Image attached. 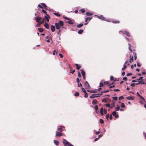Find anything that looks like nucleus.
Here are the masks:
<instances>
[{"instance_id":"nucleus-1","label":"nucleus","mask_w":146,"mask_h":146,"mask_svg":"<svg viewBox=\"0 0 146 146\" xmlns=\"http://www.w3.org/2000/svg\"><path fill=\"white\" fill-rule=\"evenodd\" d=\"M55 25L56 29H59L60 28L61 26L64 25L63 22L62 21H59L58 22L55 23Z\"/></svg>"},{"instance_id":"nucleus-2","label":"nucleus","mask_w":146,"mask_h":146,"mask_svg":"<svg viewBox=\"0 0 146 146\" xmlns=\"http://www.w3.org/2000/svg\"><path fill=\"white\" fill-rule=\"evenodd\" d=\"M62 143L64 145V146H73V145L70 143L69 142L65 139L62 140Z\"/></svg>"},{"instance_id":"nucleus-3","label":"nucleus","mask_w":146,"mask_h":146,"mask_svg":"<svg viewBox=\"0 0 146 146\" xmlns=\"http://www.w3.org/2000/svg\"><path fill=\"white\" fill-rule=\"evenodd\" d=\"M95 16H97L98 17V18L100 19H101L102 20L105 21L109 22H110L111 21L109 20V19H106L105 17H103L102 15H101L100 16H97L96 15H95Z\"/></svg>"},{"instance_id":"nucleus-4","label":"nucleus","mask_w":146,"mask_h":146,"mask_svg":"<svg viewBox=\"0 0 146 146\" xmlns=\"http://www.w3.org/2000/svg\"><path fill=\"white\" fill-rule=\"evenodd\" d=\"M63 18H64L65 19L69 20V21H68L67 22L69 24L72 25L74 24L73 22H72L71 20L69 18H68L64 15L63 16Z\"/></svg>"},{"instance_id":"nucleus-5","label":"nucleus","mask_w":146,"mask_h":146,"mask_svg":"<svg viewBox=\"0 0 146 146\" xmlns=\"http://www.w3.org/2000/svg\"><path fill=\"white\" fill-rule=\"evenodd\" d=\"M120 31L123 34L126 35L129 37H130V35L129 33L127 31Z\"/></svg>"},{"instance_id":"nucleus-6","label":"nucleus","mask_w":146,"mask_h":146,"mask_svg":"<svg viewBox=\"0 0 146 146\" xmlns=\"http://www.w3.org/2000/svg\"><path fill=\"white\" fill-rule=\"evenodd\" d=\"M84 85L86 87V89L89 88L90 87V86L88 83V82L87 81H86Z\"/></svg>"},{"instance_id":"nucleus-7","label":"nucleus","mask_w":146,"mask_h":146,"mask_svg":"<svg viewBox=\"0 0 146 146\" xmlns=\"http://www.w3.org/2000/svg\"><path fill=\"white\" fill-rule=\"evenodd\" d=\"M63 134L62 133L59 132L57 131L56 132V137H60L62 136Z\"/></svg>"},{"instance_id":"nucleus-8","label":"nucleus","mask_w":146,"mask_h":146,"mask_svg":"<svg viewBox=\"0 0 146 146\" xmlns=\"http://www.w3.org/2000/svg\"><path fill=\"white\" fill-rule=\"evenodd\" d=\"M126 99L129 100H134L135 98L133 96H129L128 97H126Z\"/></svg>"},{"instance_id":"nucleus-9","label":"nucleus","mask_w":146,"mask_h":146,"mask_svg":"<svg viewBox=\"0 0 146 146\" xmlns=\"http://www.w3.org/2000/svg\"><path fill=\"white\" fill-rule=\"evenodd\" d=\"M36 20V22L38 23L40 22V21L42 19L41 17H36L35 18Z\"/></svg>"},{"instance_id":"nucleus-10","label":"nucleus","mask_w":146,"mask_h":146,"mask_svg":"<svg viewBox=\"0 0 146 146\" xmlns=\"http://www.w3.org/2000/svg\"><path fill=\"white\" fill-rule=\"evenodd\" d=\"M104 109L103 108H102L100 110V111L101 114V115H104V113H103V111H104Z\"/></svg>"},{"instance_id":"nucleus-11","label":"nucleus","mask_w":146,"mask_h":146,"mask_svg":"<svg viewBox=\"0 0 146 146\" xmlns=\"http://www.w3.org/2000/svg\"><path fill=\"white\" fill-rule=\"evenodd\" d=\"M55 27L53 25L51 26V29L52 32H54L55 31Z\"/></svg>"},{"instance_id":"nucleus-12","label":"nucleus","mask_w":146,"mask_h":146,"mask_svg":"<svg viewBox=\"0 0 146 146\" xmlns=\"http://www.w3.org/2000/svg\"><path fill=\"white\" fill-rule=\"evenodd\" d=\"M44 27L47 29H49V25L48 24L45 22L44 24Z\"/></svg>"},{"instance_id":"nucleus-13","label":"nucleus","mask_w":146,"mask_h":146,"mask_svg":"<svg viewBox=\"0 0 146 146\" xmlns=\"http://www.w3.org/2000/svg\"><path fill=\"white\" fill-rule=\"evenodd\" d=\"M54 144L56 145H58L59 144V142L57 140H54Z\"/></svg>"},{"instance_id":"nucleus-14","label":"nucleus","mask_w":146,"mask_h":146,"mask_svg":"<svg viewBox=\"0 0 146 146\" xmlns=\"http://www.w3.org/2000/svg\"><path fill=\"white\" fill-rule=\"evenodd\" d=\"M49 17V15L48 14L46 15V16H45V18L46 19V21L47 22H48L49 21V19L48 18Z\"/></svg>"},{"instance_id":"nucleus-15","label":"nucleus","mask_w":146,"mask_h":146,"mask_svg":"<svg viewBox=\"0 0 146 146\" xmlns=\"http://www.w3.org/2000/svg\"><path fill=\"white\" fill-rule=\"evenodd\" d=\"M75 65L76 66V68L77 70H79L80 68H81V66L80 65H79L78 64H75Z\"/></svg>"},{"instance_id":"nucleus-16","label":"nucleus","mask_w":146,"mask_h":146,"mask_svg":"<svg viewBox=\"0 0 146 146\" xmlns=\"http://www.w3.org/2000/svg\"><path fill=\"white\" fill-rule=\"evenodd\" d=\"M80 71L81 72V74L82 76H84L85 75V72L83 70L81 69Z\"/></svg>"},{"instance_id":"nucleus-17","label":"nucleus","mask_w":146,"mask_h":146,"mask_svg":"<svg viewBox=\"0 0 146 146\" xmlns=\"http://www.w3.org/2000/svg\"><path fill=\"white\" fill-rule=\"evenodd\" d=\"M83 24L82 23H80L79 24L77 25V27L78 28H80L82 27Z\"/></svg>"},{"instance_id":"nucleus-18","label":"nucleus","mask_w":146,"mask_h":146,"mask_svg":"<svg viewBox=\"0 0 146 146\" xmlns=\"http://www.w3.org/2000/svg\"><path fill=\"white\" fill-rule=\"evenodd\" d=\"M133 56H132L131 57H130L129 62L130 63H131L132 62H133Z\"/></svg>"},{"instance_id":"nucleus-19","label":"nucleus","mask_w":146,"mask_h":146,"mask_svg":"<svg viewBox=\"0 0 146 146\" xmlns=\"http://www.w3.org/2000/svg\"><path fill=\"white\" fill-rule=\"evenodd\" d=\"M53 14L54 15L58 17H59L60 15V14L59 13H54Z\"/></svg>"},{"instance_id":"nucleus-20","label":"nucleus","mask_w":146,"mask_h":146,"mask_svg":"<svg viewBox=\"0 0 146 146\" xmlns=\"http://www.w3.org/2000/svg\"><path fill=\"white\" fill-rule=\"evenodd\" d=\"M45 20V18H44L42 20V21H40L39 22V24L40 25L41 24L43 23L44 22V21Z\"/></svg>"},{"instance_id":"nucleus-21","label":"nucleus","mask_w":146,"mask_h":146,"mask_svg":"<svg viewBox=\"0 0 146 146\" xmlns=\"http://www.w3.org/2000/svg\"><path fill=\"white\" fill-rule=\"evenodd\" d=\"M128 45H129V50L131 51V52H132V50L131 48V45L129 43L128 44Z\"/></svg>"},{"instance_id":"nucleus-22","label":"nucleus","mask_w":146,"mask_h":146,"mask_svg":"<svg viewBox=\"0 0 146 146\" xmlns=\"http://www.w3.org/2000/svg\"><path fill=\"white\" fill-rule=\"evenodd\" d=\"M86 14L87 16H91L93 15L92 13L89 12H87L86 13Z\"/></svg>"},{"instance_id":"nucleus-23","label":"nucleus","mask_w":146,"mask_h":146,"mask_svg":"<svg viewBox=\"0 0 146 146\" xmlns=\"http://www.w3.org/2000/svg\"><path fill=\"white\" fill-rule=\"evenodd\" d=\"M97 102V101L96 100H94L92 102V104H96Z\"/></svg>"},{"instance_id":"nucleus-24","label":"nucleus","mask_w":146,"mask_h":146,"mask_svg":"<svg viewBox=\"0 0 146 146\" xmlns=\"http://www.w3.org/2000/svg\"><path fill=\"white\" fill-rule=\"evenodd\" d=\"M83 31V30L82 29H80V30L78 32V33L79 34H82Z\"/></svg>"},{"instance_id":"nucleus-25","label":"nucleus","mask_w":146,"mask_h":146,"mask_svg":"<svg viewBox=\"0 0 146 146\" xmlns=\"http://www.w3.org/2000/svg\"><path fill=\"white\" fill-rule=\"evenodd\" d=\"M92 19V18L88 17L85 19V21L86 22H87L88 21V20L90 21Z\"/></svg>"},{"instance_id":"nucleus-26","label":"nucleus","mask_w":146,"mask_h":146,"mask_svg":"<svg viewBox=\"0 0 146 146\" xmlns=\"http://www.w3.org/2000/svg\"><path fill=\"white\" fill-rule=\"evenodd\" d=\"M76 81H77V82L78 83V87H79V86H79L80 80H79V79L78 78H76Z\"/></svg>"},{"instance_id":"nucleus-27","label":"nucleus","mask_w":146,"mask_h":146,"mask_svg":"<svg viewBox=\"0 0 146 146\" xmlns=\"http://www.w3.org/2000/svg\"><path fill=\"white\" fill-rule=\"evenodd\" d=\"M136 85H139V84H143V82H142V81H139L138 82H137L136 83H135Z\"/></svg>"},{"instance_id":"nucleus-28","label":"nucleus","mask_w":146,"mask_h":146,"mask_svg":"<svg viewBox=\"0 0 146 146\" xmlns=\"http://www.w3.org/2000/svg\"><path fill=\"white\" fill-rule=\"evenodd\" d=\"M41 4L42 5V6L44 7L45 8V9H46V8L47 7V6L46 5V4L44 3H41Z\"/></svg>"},{"instance_id":"nucleus-29","label":"nucleus","mask_w":146,"mask_h":146,"mask_svg":"<svg viewBox=\"0 0 146 146\" xmlns=\"http://www.w3.org/2000/svg\"><path fill=\"white\" fill-rule=\"evenodd\" d=\"M87 91L88 92H90L91 93H95L96 92H95L94 90L93 91L92 90H87Z\"/></svg>"},{"instance_id":"nucleus-30","label":"nucleus","mask_w":146,"mask_h":146,"mask_svg":"<svg viewBox=\"0 0 146 146\" xmlns=\"http://www.w3.org/2000/svg\"><path fill=\"white\" fill-rule=\"evenodd\" d=\"M38 30L40 32H42L43 31V29L41 28H38Z\"/></svg>"},{"instance_id":"nucleus-31","label":"nucleus","mask_w":146,"mask_h":146,"mask_svg":"<svg viewBox=\"0 0 146 146\" xmlns=\"http://www.w3.org/2000/svg\"><path fill=\"white\" fill-rule=\"evenodd\" d=\"M115 111H119V106H116L115 107Z\"/></svg>"},{"instance_id":"nucleus-32","label":"nucleus","mask_w":146,"mask_h":146,"mask_svg":"<svg viewBox=\"0 0 146 146\" xmlns=\"http://www.w3.org/2000/svg\"><path fill=\"white\" fill-rule=\"evenodd\" d=\"M121 103V107L123 108H125V104H124L123 103Z\"/></svg>"},{"instance_id":"nucleus-33","label":"nucleus","mask_w":146,"mask_h":146,"mask_svg":"<svg viewBox=\"0 0 146 146\" xmlns=\"http://www.w3.org/2000/svg\"><path fill=\"white\" fill-rule=\"evenodd\" d=\"M58 130L60 132H62L64 130L61 127L58 128Z\"/></svg>"},{"instance_id":"nucleus-34","label":"nucleus","mask_w":146,"mask_h":146,"mask_svg":"<svg viewBox=\"0 0 146 146\" xmlns=\"http://www.w3.org/2000/svg\"><path fill=\"white\" fill-rule=\"evenodd\" d=\"M123 67L122 68V70H123L124 69L127 68V66L125 64H123Z\"/></svg>"},{"instance_id":"nucleus-35","label":"nucleus","mask_w":146,"mask_h":146,"mask_svg":"<svg viewBox=\"0 0 146 146\" xmlns=\"http://www.w3.org/2000/svg\"><path fill=\"white\" fill-rule=\"evenodd\" d=\"M79 93L78 92H76L75 94V96H77L79 95Z\"/></svg>"},{"instance_id":"nucleus-36","label":"nucleus","mask_w":146,"mask_h":146,"mask_svg":"<svg viewBox=\"0 0 146 146\" xmlns=\"http://www.w3.org/2000/svg\"><path fill=\"white\" fill-rule=\"evenodd\" d=\"M82 13H84L85 12V11L84 9H81L80 10Z\"/></svg>"},{"instance_id":"nucleus-37","label":"nucleus","mask_w":146,"mask_h":146,"mask_svg":"<svg viewBox=\"0 0 146 146\" xmlns=\"http://www.w3.org/2000/svg\"><path fill=\"white\" fill-rule=\"evenodd\" d=\"M116 111H113V112H112V115L113 116H114L116 114Z\"/></svg>"},{"instance_id":"nucleus-38","label":"nucleus","mask_w":146,"mask_h":146,"mask_svg":"<svg viewBox=\"0 0 146 146\" xmlns=\"http://www.w3.org/2000/svg\"><path fill=\"white\" fill-rule=\"evenodd\" d=\"M95 95H94V94H92V96H90V98H95V96H95Z\"/></svg>"},{"instance_id":"nucleus-39","label":"nucleus","mask_w":146,"mask_h":146,"mask_svg":"<svg viewBox=\"0 0 146 146\" xmlns=\"http://www.w3.org/2000/svg\"><path fill=\"white\" fill-rule=\"evenodd\" d=\"M100 122L101 123H104V120L102 119H100Z\"/></svg>"},{"instance_id":"nucleus-40","label":"nucleus","mask_w":146,"mask_h":146,"mask_svg":"<svg viewBox=\"0 0 146 146\" xmlns=\"http://www.w3.org/2000/svg\"><path fill=\"white\" fill-rule=\"evenodd\" d=\"M102 101L103 102H107V101L106 99V98H104L102 100Z\"/></svg>"},{"instance_id":"nucleus-41","label":"nucleus","mask_w":146,"mask_h":146,"mask_svg":"<svg viewBox=\"0 0 146 146\" xmlns=\"http://www.w3.org/2000/svg\"><path fill=\"white\" fill-rule=\"evenodd\" d=\"M112 98L115 100H117V97L116 96L113 97Z\"/></svg>"},{"instance_id":"nucleus-42","label":"nucleus","mask_w":146,"mask_h":146,"mask_svg":"<svg viewBox=\"0 0 146 146\" xmlns=\"http://www.w3.org/2000/svg\"><path fill=\"white\" fill-rule=\"evenodd\" d=\"M98 106L97 105H96L95 106V109L96 110H97L98 109Z\"/></svg>"},{"instance_id":"nucleus-43","label":"nucleus","mask_w":146,"mask_h":146,"mask_svg":"<svg viewBox=\"0 0 146 146\" xmlns=\"http://www.w3.org/2000/svg\"><path fill=\"white\" fill-rule=\"evenodd\" d=\"M84 93H85V95L84 96V97L85 98H87L88 97V94H87L86 92Z\"/></svg>"},{"instance_id":"nucleus-44","label":"nucleus","mask_w":146,"mask_h":146,"mask_svg":"<svg viewBox=\"0 0 146 146\" xmlns=\"http://www.w3.org/2000/svg\"><path fill=\"white\" fill-rule=\"evenodd\" d=\"M143 78V77H140L137 80L141 81V80H142Z\"/></svg>"},{"instance_id":"nucleus-45","label":"nucleus","mask_w":146,"mask_h":146,"mask_svg":"<svg viewBox=\"0 0 146 146\" xmlns=\"http://www.w3.org/2000/svg\"><path fill=\"white\" fill-rule=\"evenodd\" d=\"M82 91L84 92V93H85L86 92V90H85V89H84V88H82Z\"/></svg>"},{"instance_id":"nucleus-46","label":"nucleus","mask_w":146,"mask_h":146,"mask_svg":"<svg viewBox=\"0 0 146 146\" xmlns=\"http://www.w3.org/2000/svg\"><path fill=\"white\" fill-rule=\"evenodd\" d=\"M106 118L107 120H108V118L109 117V114H108L106 115Z\"/></svg>"},{"instance_id":"nucleus-47","label":"nucleus","mask_w":146,"mask_h":146,"mask_svg":"<svg viewBox=\"0 0 146 146\" xmlns=\"http://www.w3.org/2000/svg\"><path fill=\"white\" fill-rule=\"evenodd\" d=\"M104 86V84L102 82L100 83V87H103Z\"/></svg>"},{"instance_id":"nucleus-48","label":"nucleus","mask_w":146,"mask_h":146,"mask_svg":"<svg viewBox=\"0 0 146 146\" xmlns=\"http://www.w3.org/2000/svg\"><path fill=\"white\" fill-rule=\"evenodd\" d=\"M136 85L135 83H132L130 85L132 87H134Z\"/></svg>"},{"instance_id":"nucleus-49","label":"nucleus","mask_w":146,"mask_h":146,"mask_svg":"<svg viewBox=\"0 0 146 146\" xmlns=\"http://www.w3.org/2000/svg\"><path fill=\"white\" fill-rule=\"evenodd\" d=\"M110 79L111 80H114V77L113 76H111L110 77Z\"/></svg>"},{"instance_id":"nucleus-50","label":"nucleus","mask_w":146,"mask_h":146,"mask_svg":"<svg viewBox=\"0 0 146 146\" xmlns=\"http://www.w3.org/2000/svg\"><path fill=\"white\" fill-rule=\"evenodd\" d=\"M60 30L59 29H58V30L57 32V33L58 35H60Z\"/></svg>"},{"instance_id":"nucleus-51","label":"nucleus","mask_w":146,"mask_h":146,"mask_svg":"<svg viewBox=\"0 0 146 146\" xmlns=\"http://www.w3.org/2000/svg\"><path fill=\"white\" fill-rule=\"evenodd\" d=\"M112 22L113 23H119V21H112Z\"/></svg>"},{"instance_id":"nucleus-52","label":"nucleus","mask_w":146,"mask_h":146,"mask_svg":"<svg viewBox=\"0 0 146 146\" xmlns=\"http://www.w3.org/2000/svg\"><path fill=\"white\" fill-rule=\"evenodd\" d=\"M104 84H107L108 85H110L109 84V82L108 81H106L104 82Z\"/></svg>"},{"instance_id":"nucleus-53","label":"nucleus","mask_w":146,"mask_h":146,"mask_svg":"<svg viewBox=\"0 0 146 146\" xmlns=\"http://www.w3.org/2000/svg\"><path fill=\"white\" fill-rule=\"evenodd\" d=\"M141 98V99L142 100H143L144 101L145 100L144 98L141 96H140L139 97Z\"/></svg>"},{"instance_id":"nucleus-54","label":"nucleus","mask_w":146,"mask_h":146,"mask_svg":"<svg viewBox=\"0 0 146 146\" xmlns=\"http://www.w3.org/2000/svg\"><path fill=\"white\" fill-rule=\"evenodd\" d=\"M104 114H106L107 112V110L104 109Z\"/></svg>"},{"instance_id":"nucleus-55","label":"nucleus","mask_w":146,"mask_h":146,"mask_svg":"<svg viewBox=\"0 0 146 146\" xmlns=\"http://www.w3.org/2000/svg\"><path fill=\"white\" fill-rule=\"evenodd\" d=\"M106 105L107 107H109L110 106V104H106Z\"/></svg>"},{"instance_id":"nucleus-56","label":"nucleus","mask_w":146,"mask_h":146,"mask_svg":"<svg viewBox=\"0 0 146 146\" xmlns=\"http://www.w3.org/2000/svg\"><path fill=\"white\" fill-rule=\"evenodd\" d=\"M123 80H125V81H126L127 80V77H124L123 78Z\"/></svg>"},{"instance_id":"nucleus-57","label":"nucleus","mask_w":146,"mask_h":146,"mask_svg":"<svg viewBox=\"0 0 146 146\" xmlns=\"http://www.w3.org/2000/svg\"><path fill=\"white\" fill-rule=\"evenodd\" d=\"M132 75V74L131 73H128L127 74V76H128Z\"/></svg>"},{"instance_id":"nucleus-58","label":"nucleus","mask_w":146,"mask_h":146,"mask_svg":"<svg viewBox=\"0 0 146 146\" xmlns=\"http://www.w3.org/2000/svg\"><path fill=\"white\" fill-rule=\"evenodd\" d=\"M136 94L137 95V96L139 97H140L141 96V95H140L139 93L138 92H137Z\"/></svg>"},{"instance_id":"nucleus-59","label":"nucleus","mask_w":146,"mask_h":146,"mask_svg":"<svg viewBox=\"0 0 146 146\" xmlns=\"http://www.w3.org/2000/svg\"><path fill=\"white\" fill-rule=\"evenodd\" d=\"M110 120H111L112 119V116L111 114H110Z\"/></svg>"},{"instance_id":"nucleus-60","label":"nucleus","mask_w":146,"mask_h":146,"mask_svg":"<svg viewBox=\"0 0 146 146\" xmlns=\"http://www.w3.org/2000/svg\"><path fill=\"white\" fill-rule=\"evenodd\" d=\"M78 77H81V75L80 73L79 72H78Z\"/></svg>"},{"instance_id":"nucleus-61","label":"nucleus","mask_w":146,"mask_h":146,"mask_svg":"<svg viewBox=\"0 0 146 146\" xmlns=\"http://www.w3.org/2000/svg\"><path fill=\"white\" fill-rule=\"evenodd\" d=\"M113 90L115 92H117V91H119L120 90H119L118 89H115Z\"/></svg>"},{"instance_id":"nucleus-62","label":"nucleus","mask_w":146,"mask_h":146,"mask_svg":"<svg viewBox=\"0 0 146 146\" xmlns=\"http://www.w3.org/2000/svg\"><path fill=\"white\" fill-rule=\"evenodd\" d=\"M103 93H104V92H103V91H102L100 93L98 94H99V95H100H100H102V94Z\"/></svg>"},{"instance_id":"nucleus-63","label":"nucleus","mask_w":146,"mask_h":146,"mask_svg":"<svg viewBox=\"0 0 146 146\" xmlns=\"http://www.w3.org/2000/svg\"><path fill=\"white\" fill-rule=\"evenodd\" d=\"M59 56H60V57L61 58H62L63 57V56L62 54H61L60 53L59 54Z\"/></svg>"},{"instance_id":"nucleus-64","label":"nucleus","mask_w":146,"mask_h":146,"mask_svg":"<svg viewBox=\"0 0 146 146\" xmlns=\"http://www.w3.org/2000/svg\"><path fill=\"white\" fill-rule=\"evenodd\" d=\"M75 71V70H72V71H70V73H71V74H73L74 72Z\"/></svg>"}]
</instances>
